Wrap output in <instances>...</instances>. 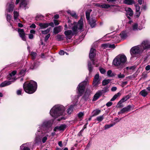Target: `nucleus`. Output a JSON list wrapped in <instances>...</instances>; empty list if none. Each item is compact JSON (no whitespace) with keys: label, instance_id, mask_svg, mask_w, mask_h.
<instances>
[{"label":"nucleus","instance_id":"0e129e2a","mask_svg":"<svg viewBox=\"0 0 150 150\" xmlns=\"http://www.w3.org/2000/svg\"><path fill=\"white\" fill-rule=\"evenodd\" d=\"M127 83V81L123 82L122 83V86H124L126 85Z\"/></svg>","mask_w":150,"mask_h":150},{"label":"nucleus","instance_id":"f8f14e48","mask_svg":"<svg viewBox=\"0 0 150 150\" xmlns=\"http://www.w3.org/2000/svg\"><path fill=\"white\" fill-rule=\"evenodd\" d=\"M91 93V90L89 89H86L84 95L82 97L85 100H88L89 98V96Z\"/></svg>","mask_w":150,"mask_h":150},{"label":"nucleus","instance_id":"a18cd8bd","mask_svg":"<svg viewBox=\"0 0 150 150\" xmlns=\"http://www.w3.org/2000/svg\"><path fill=\"white\" fill-rule=\"evenodd\" d=\"M138 28L137 24L135 23L132 25V30H138Z\"/></svg>","mask_w":150,"mask_h":150},{"label":"nucleus","instance_id":"2f4dec72","mask_svg":"<svg viewBox=\"0 0 150 150\" xmlns=\"http://www.w3.org/2000/svg\"><path fill=\"white\" fill-rule=\"evenodd\" d=\"M13 14L14 20H18V17L19 16L18 13L17 11H14L13 12Z\"/></svg>","mask_w":150,"mask_h":150},{"label":"nucleus","instance_id":"052dcab7","mask_svg":"<svg viewBox=\"0 0 150 150\" xmlns=\"http://www.w3.org/2000/svg\"><path fill=\"white\" fill-rule=\"evenodd\" d=\"M145 69L147 71L149 70L150 69V66L149 65L145 67Z\"/></svg>","mask_w":150,"mask_h":150},{"label":"nucleus","instance_id":"603ef678","mask_svg":"<svg viewBox=\"0 0 150 150\" xmlns=\"http://www.w3.org/2000/svg\"><path fill=\"white\" fill-rule=\"evenodd\" d=\"M83 115H84V113L82 112H80L78 114V116L79 117V118L81 117Z\"/></svg>","mask_w":150,"mask_h":150},{"label":"nucleus","instance_id":"ddd939ff","mask_svg":"<svg viewBox=\"0 0 150 150\" xmlns=\"http://www.w3.org/2000/svg\"><path fill=\"white\" fill-rule=\"evenodd\" d=\"M18 32L20 37L22 39L24 40H26L25 34L23 29H18Z\"/></svg>","mask_w":150,"mask_h":150},{"label":"nucleus","instance_id":"680f3d73","mask_svg":"<svg viewBox=\"0 0 150 150\" xmlns=\"http://www.w3.org/2000/svg\"><path fill=\"white\" fill-rule=\"evenodd\" d=\"M29 38L30 39H32L33 38V35L32 34H30L29 35Z\"/></svg>","mask_w":150,"mask_h":150},{"label":"nucleus","instance_id":"a878e982","mask_svg":"<svg viewBox=\"0 0 150 150\" xmlns=\"http://www.w3.org/2000/svg\"><path fill=\"white\" fill-rule=\"evenodd\" d=\"M39 65V63L38 62L35 63L33 62V64H31V66H30V68L32 69H35Z\"/></svg>","mask_w":150,"mask_h":150},{"label":"nucleus","instance_id":"f3484780","mask_svg":"<svg viewBox=\"0 0 150 150\" xmlns=\"http://www.w3.org/2000/svg\"><path fill=\"white\" fill-rule=\"evenodd\" d=\"M101 90L98 91L94 96L93 101H95L97 100L102 94Z\"/></svg>","mask_w":150,"mask_h":150},{"label":"nucleus","instance_id":"e2e57ef3","mask_svg":"<svg viewBox=\"0 0 150 150\" xmlns=\"http://www.w3.org/2000/svg\"><path fill=\"white\" fill-rule=\"evenodd\" d=\"M30 27L31 28H35L36 27V25L34 24H33L30 25Z\"/></svg>","mask_w":150,"mask_h":150},{"label":"nucleus","instance_id":"e433bc0d","mask_svg":"<svg viewBox=\"0 0 150 150\" xmlns=\"http://www.w3.org/2000/svg\"><path fill=\"white\" fill-rule=\"evenodd\" d=\"M121 37L122 39L125 38L127 36V34L125 32H122L120 34Z\"/></svg>","mask_w":150,"mask_h":150},{"label":"nucleus","instance_id":"f03ea898","mask_svg":"<svg viewBox=\"0 0 150 150\" xmlns=\"http://www.w3.org/2000/svg\"><path fill=\"white\" fill-rule=\"evenodd\" d=\"M150 48V42L148 40H145L140 45H138L132 48L130 50V52L131 55L134 57V55L142 53L144 50Z\"/></svg>","mask_w":150,"mask_h":150},{"label":"nucleus","instance_id":"09e8293b","mask_svg":"<svg viewBox=\"0 0 150 150\" xmlns=\"http://www.w3.org/2000/svg\"><path fill=\"white\" fill-rule=\"evenodd\" d=\"M117 76L119 78L122 79L124 78L125 75L124 74H122L120 73V74H118Z\"/></svg>","mask_w":150,"mask_h":150},{"label":"nucleus","instance_id":"412c9836","mask_svg":"<svg viewBox=\"0 0 150 150\" xmlns=\"http://www.w3.org/2000/svg\"><path fill=\"white\" fill-rule=\"evenodd\" d=\"M102 47L106 48H115V46L114 44H111L109 43H105L102 45Z\"/></svg>","mask_w":150,"mask_h":150},{"label":"nucleus","instance_id":"7c9ffc66","mask_svg":"<svg viewBox=\"0 0 150 150\" xmlns=\"http://www.w3.org/2000/svg\"><path fill=\"white\" fill-rule=\"evenodd\" d=\"M26 144H24L22 145L20 147L21 150H30V149L26 146Z\"/></svg>","mask_w":150,"mask_h":150},{"label":"nucleus","instance_id":"c9c22d12","mask_svg":"<svg viewBox=\"0 0 150 150\" xmlns=\"http://www.w3.org/2000/svg\"><path fill=\"white\" fill-rule=\"evenodd\" d=\"M116 122L115 123V122L113 123V124H111L110 125H106L105 126V129H108L110 127L113 126L114 125Z\"/></svg>","mask_w":150,"mask_h":150},{"label":"nucleus","instance_id":"13d9d810","mask_svg":"<svg viewBox=\"0 0 150 150\" xmlns=\"http://www.w3.org/2000/svg\"><path fill=\"white\" fill-rule=\"evenodd\" d=\"M21 93V90H18L17 91V94L18 95H20Z\"/></svg>","mask_w":150,"mask_h":150},{"label":"nucleus","instance_id":"9d476101","mask_svg":"<svg viewBox=\"0 0 150 150\" xmlns=\"http://www.w3.org/2000/svg\"><path fill=\"white\" fill-rule=\"evenodd\" d=\"M20 0H16V4H18L20 1ZM21 3L20 4V6L25 9L28 8L27 6L28 4V2L25 0H21Z\"/></svg>","mask_w":150,"mask_h":150},{"label":"nucleus","instance_id":"6e6552de","mask_svg":"<svg viewBox=\"0 0 150 150\" xmlns=\"http://www.w3.org/2000/svg\"><path fill=\"white\" fill-rule=\"evenodd\" d=\"M101 79L99 77L98 74H96L94 76L93 82V87H97L100 84Z\"/></svg>","mask_w":150,"mask_h":150},{"label":"nucleus","instance_id":"dca6fc26","mask_svg":"<svg viewBox=\"0 0 150 150\" xmlns=\"http://www.w3.org/2000/svg\"><path fill=\"white\" fill-rule=\"evenodd\" d=\"M96 20L95 18H91L88 20V22L92 28H93L96 25Z\"/></svg>","mask_w":150,"mask_h":150},{"label":"nucleus","instance_id":"9b49d317","mask_svg":"<svg viewBox=\"0 0 150 150\" xmlns=\"http://www.w3.org/2000/svg\"><path fill=\"white\" fill-rule=\"evenodd\" d=\"M96 50L95 49L92 48H91L90 51L89 57L91 61L92 62L93 64L94 65L95 64L93 58L96 55Z\"/></svg>","mask_w":150,"mask_h":150},{"label":"nucleus","instance_id":"f257e3e1","mask_svg":"<svg viewBox=\"0 0 150 150\" xmlns=\"http://www.w3.org/2000/svg\"><path fill=\"white\" fill-rule=\"evenodd\" d=\"M52 124L50 121H45L43 122L39 129L36 133V137L35 139V143L40 144L41 143V140L43 143L46 142L49 135L46 133L52 130L51 126Z\"/></svg>","mask_w":150,"mask_h":150},{"label":"nucleus","instance_id":"aec40b11","mask_svg":"<svg viewBox=\"0 0 150 150\" xmlns=\"http://www.w3.org/2000/svg\"><path fill=\"white\" fill-rule=\"evenodd\" d=\"M13 81H4L2 82L0 84V87H4L7 86H8L10 84H11L12 83V82Z\"/></svg>","mask_w":150,"mask_h":150},{"label":"nucleus","instance_id":"6e6d98bb","mask_svg":"<svg viewBox=\"0 0 150 150\" xmlns=\"http://www.w3.org/2000/svg\"><path fill=\"white\" fill-rule=\"evenodd\" d=\"M112 103L111 102H109L107 103L106 105L107 107H110L112 105Z\"/></svg>","mask_w":150,"mask_h":150},{"label":"nucleus","instance_id":"5701e85b","mask_svg":"<svg viewBox=\"0 0 150 150\" xmlns=\"http://www.w3.org/2000/svg\"><path fill=\"white\" fill-rule=\"evenodd\" d=\"M38 25L41 29H45L49 26V24H48V23H39Z\"/></svg>","mask_w":150,"mask_h":150},{"label":"nucleus","instance_id":"20e7f679","mask_svg":"<svg viewBox=\"0 0 150 150\" xmlns=\"http://www.w3.org/2000/svg\"><path fill=\"white\" fill-rule=\"evenodd\" d=\"M37 83L33 80L25 82L23 84L24 91L29 94L33 93L37 88Z\"/></svg>","mask_w":150,"mask_h":150},{"label":"nucleus","instance_id":"7ed1b4c3","mask_svg":"<svg viewBox=\"0 0 150 150\" xmlns=\"http://www.w3.org/2000/svg\"><path fill=\"white\" fill-rule=\"evenodd\" d=\"M83 20L81 19L78 22L76 25H74L72 28L73 31L68 30L65 31L64 33L67 39H70L73 35L76 34L79 30H82L83 29Z\"/></svg>","mask_w":150,"mask_h":150},{"label":"nucleus","instance_id":"f704fd0d","mask_svg":"<svg viewBox=\"0 0 150 150\" xmlns=\"http://www.w3.org/2000/svg\"><path fill=\"white\" fill-rule=\"evenodd\" d=\"M88 69L90 73L92 72L93 67L92 66L91 62H88Z\"/></svg>","mask_w":150,"mask_h":150},{"label":"nucleus","instance_id":"4d7b16f0","mask_svg":"<svg viewBox=\"0 0 150 150\" xmlns=\"http://www.w3.org/2000/svg\"><path fill=\"white\" fill-rule=\"evenodd\" d=\"M54 22L55 25H58L59 24V23L58 22V21L57 20H54Z\"/></svg>","mask_w":150,"mask_h":150},{"label":"nucleus","instance_id":"c03bdc74","mask_svg":"<svg viewBox=\"0 0 150 150\" xmlns=\"http://www.w3.org/2000/svg\"><path fill=\"white\" fill-rule=\"evenodd\" d=\"M103 115H101L97 117L96 118V120L99 122H101L103 120Z\"/></svg>","mask_w":150,"mask_h":150},{"label":"nucleus","instance_id":"393cba45","mask_svg":"<svg viewBox=\"0 0 150 150\" xmlns=\"http://www.w3.org/2000/svg\"><path fill=\"white\" fill-rule=\"evenodd\" d=\"M67 12L68 13L70 14L71 16L75 18H76L77 17L76 13L74 11H71L70 10H68L67 11Z\"/></svg>","mask_w":150,"mask_h":150},{"label":"nucleus","instance_id":"5fc2aeb1","mask_svg":"<svg viewBox=\"0 0 150 150\" xmlns=\"http://www.w3.org/2000/svg\"><path fill=\"white\" fill-rule=\"evenodd\" d=\"M50 34H48L45 37V40L46 41L50 37Z\"/></svg>","mask_w":150,"mask_h":150},{"label":"nucleus","instance_id":"bf43d9fd","mask_svg":"<svg viewBox=\"0 0 150 150\" xmlns=\"http://www.w3.org/2000/svg\"><path fill=\"white\" fill-rule=\"evenodd\" d=\"M59 54L61 55H63L64 54V52L63 50H61L59 52Z\"/></svg>","mask_w":150,"mask_h":150},{"label":"nucleus","instance_id":"338daca9","mask_svg":"<svg viewBox=\"0 0 150 150\" xmlns=\"http://www.w3.org/2000/svg\"><path fill=\"white\" fill-rule=\"evenodd\" d=\"M25 72V71L24 70H22L20 72V74L21 75H22L24 74Z\"/></svg>","mask_w":150,"mask_h":150},{"label":"nucleus","instance_id":"864d4df0","mask_svg":"<svg viewBox=\"0 0 150 150\" xmlns=\"http://www.w3.org/2000/svg\"><path fill=\"white\" fill-rule=\"evenodd\" d=\"M11 18V16L10 15L7 14L6 18L7 21H10Z\"/></svg>","mask_w":150,"mask_h":150},{"label":"nucleus","instance_id":"6ab92c4d","mask_svg":"<svg viewBox=\"0 0 150 150\" xmlns=\"http://www.w3.org/2000/svg\"><path fill=\"white\" fill-rule=\"evenodd\" d=\"M62 29V27L61 26L55 27L53 29L54 33L55 34H57L61 32Z\"/></svg>","mask_w":150,"mask_h":150},{"label":"nucleus","instance_id":"39448f33","mask_svg":"<svg viewBox=\"0 0 150 150\" xmlns=\"http://www.w3.org/2000/svg\"><path fill=\"white\" fill-rule=\"evenodd\" d=\"M65 108L62 105H56L54 106L50 110V115L53 117L56 118L58 116L63 115Z\"/></svg>","mask_w":150,"mask_h":150},{"label":"nucleus","instance_id":"ea45409f","mask_svg":"<svg viewBox=\"0 0 150 150\" xmlns=\"http://www.w3.org/2000/svg\"><path fill=\"white\" fill-rule=\"evenodd\" d=\"M56 39L58 41H62L63 40V37L62 36L58 35L56 36Z\"/></svg>","mask_w":150,"mask_h":150},{"label":"nucleus","instance_id":"8fccbe9b","mask_svg":"<svg viewBox=\"0 0 150 150\" xmlns=\"http://www.w3.org/2000/svg\"><path fill=\"white\" fill-rule=\"evenodd\" d=\"M86 18L87 20H89L90 13L89 12H86Z\"/></svg>","mask_w":150,"mask_h":150},{"label":"nucleus","instance_id":"58836bf2","mask_svg":"<svg viewBox=\"0 0 150 150\" xmlns=\"http://www.w3.org/2000/svg\"><path fill=\"white\" fill-rule=\"evenodd\" d=\"M108 87L107 86H106L103 88V90L101 91V92H102V94L107 92L108 91Z\"/></svg>","mask_w":150,"mask_h":150},{"label":"nucleus","instance_id":"423d86ee","mask_svg":"<svg viewBox=\"0 0 150 150\" xmlns=\"http://www.w3.org/2000/svg\"><path fill=\"white\" fill-rule=\"evenodd\" d=\"M127 61V58L125 55L120 54L117 56L114 59L113 63L115 66L122 67Z\"/></svg>","mask_w":150,"mask_h":150},{"label":"nucleus","instance_id":"79ce46f5","mask_svg":"<svg viewBox=\"0 0 150 150\" xmlns=\"http://www.w3.org/2000/svg\"><path fill=\"white\" fill-rule=\"evenodd\" d=\"M108 76L110 77H112L114 76V75L112 72V71L111 70H108L107 73Z\"/></svg>","mask_w":150,"mask_h":150},{"label":"nucleus","instance_id":"de8ad7c7","mask_svg":"<svg viewBox=\"0 0 150 150\" xmlns=\"http://www.w3.org/2000/svg\"><path fill=\"white\" fill-rule=\"evenodd\" d=\"M99 70L100 73L102 74H104L105 73V70L102 68L100 67Z\"/></svg>","mask_w":150,"mask_h":150},{"label":"nucleus","instance_id":"4c0bfd02","mask_svg":"<svg viewBox=\"0 0 150 150\" xmlns=\"http://www.w3.org/2000/svg\"><path fill=\"white\" fill-rule=\"evenodd\" d=\"M30 55L32 59H34L36 58V57L37 55V54L36 52H32L31 53Z\"/></svg>","mask_w":150,"mask_h":150},{"label":"nucleus","instance_id":"4468645a","mask_svg":"<svg viewBox=\"0 0 150 150\" xmlns=\"http://www.w3.org/2000/svg\"><path fill=\"white\" fill-rule=\"evenodd\" d=\"M129 98V96L128 95L127 96L123 98L118 103L117 107L118 108H121L123 107L121 104L124 102L126 101Z\"/></svg>","mask_w":150,"mask_h":150},{"label":"nucleus","instance_id":"0eeeda50","mask_svg":"<svg viewBox=\"0 0 150 150\" xmlns=\"http://www.w3.org/2000/svg\"><path fill=\"white\" fill-rule=\"evenodd\" d=\"M87 81H84L79 85L77 89L80 96H81L84 92L85 89V86L87 85Z\"/></svg>","mask_w":150,"mask_h":150},{"label":"nucleus","instance_id":"bb28decb","mask_svg":"<svg viewBox=\"0 0 150 150\" xmlns=\"http://www.w3.org/2000/svg\"><path fill=\"white\" fill-rule=\"evenodd\" d=\"M127 15H129V16H132L133 14V12L132 9L130 8H128L126 9Z\"/></svg>","mask_w":150,"mask_h":150},{"label":"nucleus","instance_id":"473e14b6","mask_svg":"<svg viewBox=\"0 0 150 150\" xmlns=\"http://www.w3.org/2000/svg\"><path fill=\"white\" fill-rule=\"evenodd\" d=\"M120 95V93H118L117 94H115L110 100L111 101H113L116 99Z\"/></svg>","mask_w":150,"mask_h":150},{"label":"nucleus","instance_id":"b1692460","mask_svg":"<svg viewBox=\"0 0 150 150\" xmlns=\"http://www.w3.org/2000/svg\"><path fill=\"white\" fill-rule=\"evenodd\" d=\"M135 8H136V16H139L140 12H139L140 10V7L138 4H135Z\"/></svg>","mask_w":150,"mask_h":150},{"label":"nucleus","instance_id":"69168bd1","mask_svg":"<svg viewBox=\"0 0 150 150\" xmlns=\"http://www.w3.org/2000/svg\"><path fill=\"white\" fill-rule=\"evenodd\" d=\"M117 90V88L115 87H113L111 88L112 91H115Z\"/></svg>","mask_w":150,"mask_h":150},{"label":"nucleus","instance_id":"4be33fe9","mask_svg":"<svg viewBox=\"0 0 150 150\" xmlns=\"http://www.w3.org/2000/svg\"><path fill=\"white\" fill-rule=\"evenodd\" d=\"M95 6L105 8H107L110 7L111 6H113L112 5H110L109 4H103L102 5H100L98 3L96 4H95Z\"/></svg>","mask_w":150,"mask_h":150},{"label":"nucleus","instance_id":"a211bd4d","mask_svg":"<svg viewBox=\"0 0 150 150\" xmlns=\"http://www.w3.org/2000/svg\"><path fill=\"white\" fill-rule=\"evenodd\" d=\"M67 127V126L65 124L59 126L55 127L54 129V131H55L57 130H59V131L64 130Z\"/></svg>","mask_w":150,"mask_h":150},{"label":"nucleus","instance_id":"3c124183","mask_svg":"<svg viewBox=\"0 0 150 150\" xmlns=\"http://www.w3.org/2000/svg\"><path fill=\"white\" fill-rule=\"evenodd\" d=\"M16 73V71H14L10 74V76L12 77L13 76H14L15 75Z\"/></svg>","mask_w":150,"mask_h":150},{"label":"nucleus","instance_id":"1a4fd4ad","mask_svg":"<svg viewBox=\"0 0 150 150\" xmlns=\"http://www.w3.org/2000/svg\"><path fill=\"white\" fill-rule=\"evenodd\" d=\"M15 5L13 2L11 1L7 4L6 6V11L8 12H12L14 8Z\"/></svg>","mask_w":150,"mask_h":150},{"label":"nucleus","instance_id":"72a5a7b5","mask_svg":"<svg viewBox=\"0 0 150 150\" xmlns=\"http://www.w3.org/2000/svg\"><path fill=\"white\" fill-rule=\"evenodd\" d=\"M120 95V93H118L117 94H115L110 100L111 101H113L116 99Z\"/></svg>","mask_w":150,"mask_h":150},{"label":"nucleus","instance_id":"c756f323","mask_svg":"<svg viewBox=\"0 0 150 150\" xmlns=\"http://www.w3.org/2000/svg\"><path fill=\"white\" fill-rule=\"evenodd\" d=\"M140 94L143 96L145 97L148 94V93L146 90L144 89L141 91Z\"/></svg>","mask_w":150,"mask_h":150},{"label":"nucleus","instance_id":"c85d7f7f","mask_svg":"<svg viewBox=\"0 0 150 150\" xmlns=\"http://www.w3.org/2000/svg\"><path fill=\"white\" fill-rule=\"evenodd\" d=\"M123 2L125 4L129 5L134 3V1L133 0H124Z\"/></svg>","mask_w":150,"mask_h":150},{"label":"nucleus","instance_id":"cd10ccee","mask_svg":"<svg viewBox=\"0 0 150 150\" xmlns=\"http://www.w3.org/2000/svg\"><path fill=\"white\" fill-rule=\"evenodd\" d=\"M101 111L98 109L94 110L92 112V116H95L98 115L100 112Z\"/></svg>","mask_w":150,"mask_h":150},{"label":"nucleus","instance_id":"774afa93","mask_svg":"<svg viewBox=\"0 0 150 150\" xmlns=\"http://www.w3.org/2000/svg\"><path fill=\"white\" fill-rule=\"evenodd\" d=\"M59 17V16L58 14H56L54 15V18L55 19H58Z\"/></svg>","mask_w":150,"mask_h":150},{"label":"nucleus","instance_id":"2eb2a0df","mask_svg":"<svg viewBox=\"0 0 150 150\" xmlns=\"http://www.w3.org/2000/svg\"><path fill=\"white\" fill-rule=\"evenodd\" d=\"M131 108V106L130 105H129L126 107H125L122 109L119 112L118 114L119 115L125 113L126 112H128L129 111Z\"/></svg>","mask_w":150,"mask_h":150},{"label":"nucleus","instance_id":"49530a36","mask_svg":"<svg viewBox=\"0 0 150 150\" xmlns=\"http://www.w3.org/2000/svg\"><path fill=\"white\" fill-rule=\"evenodd\" d=\"M50 30V29L48 28L45 30H42L41 33L43 34H47L49 32Z\"/></svg>","mask_w":150,"mask_h":150},{"label":"nucleus","instance_id":"37998d69","mask_svg":"<svg viewBox=\"0 0 150 150\" xmlns=\"http://www.w3.org/2000/svg\"><path fill=\"white\" fill-rule=\"evenodd\" d=\"M73 108V105H71L70 107L67 110V112L69 114L71 113L72 112Z\"/></svg>","mask_w":150,"mask_h":150},{"label":"nucleus","instance_id":"a19ab883","mask_svg":"<svg viewBox=\"0 0 150 150\" xmlns=\"http://www.w3.org/2000/svg\"><path fill=\"white\" fill-rule=\"evenodd\" d=\"M110 81V80L109 79H105L102 82L103 85V86L106 85L108 84Z\"/></svg>","mask_w":150,"mask_h":150}]
</instances>
